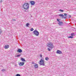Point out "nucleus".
I'll return each mask as SVG.
<instances>
[{
    "instance_id": "obj_22",
    "label": "nucleus",
    "mask_w": 76,
    "mask_h": 76,
    "mask_svg": "<svg viewBox=\"0 0 76 76\" xmlns=\"http://www.w3.org/2000/svg\"><path fill=\"white\" fill-rule=\"evenodd\" d=\"M71 35L72 36H74V33H73L71 34Z\"/></svg>"
},
{
    "instance_id": "obj_18",
    "label": "nucleus",
    "mask_w": 76,
    "mask_h": 76,
    "mask_svg": "<svg viewBox=\"0 0 76 76\" xmlns=\"http://www.w3.org/2000/svg\"><path fill=\"white\" fill-rule=\"evenodd\" d=\"M1 32H2V30H1V28H0V34H1Z\"/></svg>"
},
{
    "instance_id": "obj_1",
    "label": "nucleus",
    "mask_w": 76,
    "mask_h": 76,
    "mask_svg": "<svg viewBox=\"0 0 76 76\" xmlns=\"http://www.w3.org/2000/svg\"><path fill=\"white\" fill-rule=\"evenodd\" d=\"M23 6L24 9H25L26 10H28V9H29V5L28 3H26L23 5Z\"/></svg>"
},
{
    "instance_id": "obj_6",
    "label": "nucleus",
    "mask_w": 76,
    "mask_h": 76,
    "mask_svg": "<svg viewBox=\"0 0 76 76\" xmlns=\"http://www.w3.org/2000/svg\"><path fill=\"white\" fill-rule=\"evenodd\" d=\"M58 24L60 26H62L63 25V23L62 21H59V22L58 23Z\"/></svg>"
},
{
    "instance_id": "obj_17",
    "label": "nucleus",
    "mask_w": 76,
    "mask_h": 76,
    "mask_svg": "<svg viewBox=\"0 0 76 76\" xmlns=\"http://www.w3.org/2000/svg\"><path fill=\"white\" fill-rule=\"evenodd\" d=\"M59 11H60V12H64V10H59Z\"/></svg>"
},
{
    "instance_id": "obj_27",
    "label": "nucleus",
    "mask_w": 76,
    "mask_h": 76,
    "mask_svg": "<svg viewBox=\"0 0 76 76\" xmlns=\"http://www.w3.org/2000/svg\"><path fill=\"white\" fill-rule=\"evenodd\" d=\"M40 57L42 58V55H40Z\"/></svg>"
},
{
    "instance_id": "obj_12",
    "label": "nucleus",
    "mask_w": 76,
    "mask_h": 76,
    "mask_svg": "<svg viewBox=\"0 0 76 76\" xmlns=\"http://www.w3.org/2000/svg\"><path fill=\"white\" fill-rule=\"evenodd\" d=\"M58 16H60V17H62V18L63 17H64V15L62 14H60L59 15H58Z\"/></svg>"
},
{
    "instance_id": "obj_25",
    "label": "nucleus",
    "mask_w": 76,
    "mask_h": 76,
    "mask_svg": "<svg viewBox=\"0 0 76 76\" xmlns=\"http://www.w3.org/2000/svg\"><path fill=\"white\" fill-rule=\"evenodd\" d=\"M57 21H58V22H60L59 21L60 20H58V19H57Z\"/></svg>"
},
{
    "instance_id": "obj_5",
    "label": "nucleus",
    "mask_w": 76,
    "mask_h": 76,
    "mask_svg": "<svg viewBox=\"0 0 76 76\" xmlns=\"http://www.w3.org/2000/svg\"><path fill=\"white\" fill-rule=\"evenodd\" d=\"M25 64V62H20L19 63V66H23L24 64Z\"/></svg>"
},
{
    "instance_id": "obj_16",
    "label": "nucleus",
    "mask_w": 76,
    "mask_h": 76,
    "mask_svg": "<svg viewBox=\"0 0 76 76\" xmlns=\"http://www.w3.org/2000/svg\"><path fill=\"white\" fill-rule=\"evenodd\" d=\"M29 23H28L26 24V26H27V27H29Z\"/></svg>"
},
{
    "instance_id": "obj_14",
    "label": "nucleus",
    "mask_w": 76,
    "mask_h": 76,
    "mask_svg": "<svg viewBox=\"0 0 76 76\" xmlns=\"http://www.w3.org/2000/svg\"><path fill=\"white\" fill-rule=\"evenodd\" d=\"M68 38H73V37L72 36H70L69 37H68Z\"/></svg>"
},
{
    "instance_id": "obj_29",
    "label": "nucleus",
    "mask_w": 76,
    "mask_h": 76,
    "mask_svg": "<svg viewBox=\"0 0 76 76\" xmlns=\"http://www.w3.org/2000/svg\"><path fill=\"white\" fill-rule=\"evenodd\" d=\"M64 19H66V17H64Z\"/></svg>"
},
{
    "instance_id": "obj_19",
    "label": "nucleus",
    "mask_w": 76,
    "mask_h": 76,
    "mask_svg": "<svg viewBox=\"0 0 76 76\" xmlns=\"http://www.w3.org/2000/svg\"><path fill=\"white\" fill-rule=\"evenodd\" d=\"M64 15L66 17H67V14H66V13H64Z\"/></svg>"
},
{
    "instance_id": "obj_28",
    "label": "nucleus",
    "mask_w": 76,
    "mask_h": 76,
    "mask_svg": "<svg viewBox=\"0 0 76 76\" xmlns=\"http://www.w3.org/2000/svg\"><path fill=\"white\" fill-rule=\"evenodd\" d=\"M0 2H2V0H0Z\"/></svg>"
},
{
    "instance_id": "obj_13",
    "label": "nucleus",
    "mask_w": 76,
    "mask_h": 76,
    "mask_svg": "<svg viewBox=\"0 0 76 76\" xmlns=\"http://www.w3.org/2000/svg\"><path fill=\"white\" fill-rule=\"evenodd\" d=\"M21 60H22V61H26L25 60L24 58H21Z\"/></svg>"
},
{
    "instance_id": "obj_15",
    "label": "nucleus",
    "mask_w": 76,
    "mask_h": 76,
    "mask_svg": "<svg viewBox=\"0 0 76 76\" xmlns=\"http://www.w3.org/2000/svg\"><path fill=\"white\" fill-rule=\"evenodd\" d=\"M45 60H46L48 61V60H49V58L47 57H46L45 58Z\"/></svg>"
},
{
    "instance_id": "obj_7",
    "label": "nucleus",
    "mask_w": 76,
    "mask_h": 76,
    "mask_svg": "<svg viewBox=\"0 0 76 76\" xmlns=\"http://www.w3.org/2000/svg\"><path fill=\"white\" fill-rule=\"evenodd\" d=\"M56 53L57 54H61V51L60 50H57L56 52Z\"/></svg>"
},
{
    "instance_id": "obj_9",
    "label": "nucleus",
    "mask_w": 76,
    "mask_h": 76,
    "mask_svg": "<svg viewBox=\"0 0 76 76\" xmlns=\"http://www.w3.org/2000/svg\"><path fill=\"white\" fill-rule=\"evenodd\" d=\"M30 3L31 5H34L35 4V2L34 1H31Z\"/></svg>"
},
{
    "instance_id": "obj_2",
    "label": "nucleus",
    "mask_w": 76,
    "mask_h": 76,
    "mask_svg": "<svg viewBox=\"0 0 76 76\" xmlns=\"http://www.w3.org/2000/svg\"><path fill=\"white\" fill-rule=\"evenodd\" d=\"M47 46L49 48H50L51 49H53V48H54V46L53 44L51 42H50L47 43Z\"/></svg>"
},
{
    "instance_id": "obj_11",
    "label": "nucleus",
    "mask_w": 76,
    "mask_h": 76,
    "mask_svg": "<svg viewBox=\"0 0 76 76\" xmlns=\"http://www.w3.org/2000/svg\"><path fill=\"white\" fill-rule=\"evenodd\" d=\"M17 52H19V53H22V50L20 49H18L17 50Z\"/></svg>"
},
{
    "instance_id": "obj_3",
    "label": "nucleus",
    "mask_w": 76,
    "mask_h": 76,
    "mask_svg": "<svg viewBox=\"0 0 76 76\" xmlns=\"http://www.w3.org/2000/svg\"><path fill=\"white\" fill-rule=\"evenodd\" d=\"M45 62L44 60L41 59L39 61V64L44 66V65H45V64L44 63Z\"/></svg>"
},
{
    "instance_id": "obj_24",
    "label": "nucleus",
    "mask_w": 76,
    "mask_h": 76,
    "mask_svg": "<svg viewBox=\"0 0 76 76\" xmlns=\"http://www.w3.org/2000/svg\"><path fill=\"white\" fill-rule=\"evenodd\" d=\"M20 55H19L17 56V57H20Z\"/></svg>"
},
{
    "instance_id": "obj_20",
    "label": "nucleus",
    "mask_w": 76,
    "mask_h": 76,
    "mask_svg": "<svg viewBox=\"0 0 76 76\" xmlns=\"http://www.w3.org/2000/svg\"><path fill=\"white\" fill-rule=\"evenodd\" d=\"M33 30H34V28H31L30 29V31H33Z\"/></svg>"
},
{
    "instance_id": "obj_23",
    "label": "nucleus",
    "mask_w": 76,
    "mask_h": 76,
    "mask_svg": "<svg viewBox=\"0 0 76 76\" xmlns=\"http://www.w3.org/2000/svg\"><path fill=\"white\" fill-rule=\"evenodd\" d=\"M48 51H50V48H48Z\"/></svg>"
},
{
    "instance_id": "obj_8",
    "label": "nucleus",
    "mask_w": 76,
    "mask_h": 76,
    "mask_svg": "<svg viewBox=\"0 0 76 76\" xmlns=\"http://www.w3.org/2000/svg\"><path fill=\"white\" fill-rule=\"evenodd\" d=\"M34 66L35 69H37V68H38V64H35L34 65Z\"/></svg>"
},
{
    "instance_id": "obj_4",
    "label": "nucleus",
    "mask_w": 76,
    "mask_h": 76,
    "mask_svg": "<svg viewBox=\"0 0 76 76\" xmlns=\"http://www.w3.org/2000/svg\"><path fill=\"white\" fill-rule=\"evenodd\" d=\"M33 33H34V34L35 35H36V36H38V35H39V32L36 30L34 31Z\"/></svg>"
},
{
    "instance_id": "obj_10",
    "label": "nucleus",
    "mask_w": 76,
    "mask_h": 76,
    "mask_svg": "<svg viewBox=\"0 0 76 76\" xmlns=\"http://www.w3.org/2000/svg\"><path fill=\"white\" fill-rule=\"evenodd\" d=\"M4 48H5V49H7V48H9V45H5L4 47Z\"/></svg>"
},
{
    "instance_id": "obj_21",
    "label": "nucleus",
    "mask_w": 76,
    "mask_h": 76,
    "mask_svg": "<svg viewBox=\"0 0 76 76\" xmlns=\"http://www.w3.org/2000/svg\"><path fill=\"white\" fill-rule=\"evenodd\" d=\"M16 76H20V74H17L16 75Z\"/></svg>"
},
{
    "instance_id": "obj_26",
    "label": "nucleus",
    "mask_w": 76,
    "mask_h": 76,
    "mask_svg": "<svg viewBox=\"0 0 76 76\" xmlns=\"http://www.w3.org/2000/svg\"><path fill=\"white\" fill-rule=\"evenodd\" d=\"M69 18H71V16L70 15H69Z\"/></svg>"
}]
</instances>
